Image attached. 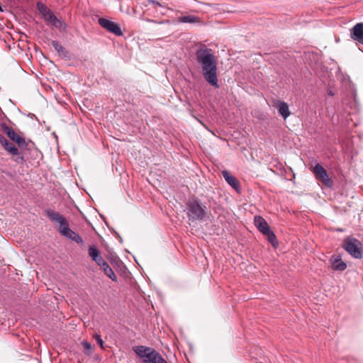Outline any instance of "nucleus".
Wrapping results in <instances>:
<instances>
[{"label":"nucleus","mask_w":363,"mask_h":363,"mask_svg":"<svg viewBox=\"0 0 363 363\" xmlns=\"http://www.w3.org/2000/svg\"><path fill=\"white\" fill-rule=\"evenodd\" d=\"M37 8L40 14L43 16L44 20L48 24L57 28H62L65 27V24L60 20H59L51 11V10L45 6L43 3L38 2L37 4Z\"/></svg>","instance_id":"nucleus-5"},{"label":"nucleus","mask_w":363,"mask_h":363,"mask_svg":"<svg viewBox=\"0 0 363 363\" xmlns=\"http://www.w3.org/2000/svg\"><path fill=\"white\" fill-rule=\"evenodd\" d=\"M61 235L69 238L70 240L76 242L78 244H83L82 238L79 235V234L74 232L70 228H64L63 232Z\"/></svg>","instance_id":"nucleus-14"},{"label":"nucleus","mask_w":363,"mask_h":363,"mask_svg":"<svg viewBox=\"0 0 363 363\" xmlns=\"http://www.w3.org/2000/svg\"><path fill=\"white\" fill-rule=\"evenodd\" d=\"M88 253L89 257H91L93 260H94L99 255H101L100 252L95 245H91L89 247L88 250Z\"/></svg>","instance_id":"nucleus-19"},{"label":"nucleus","mask_w":363,"mask_h":363,"mask_svg":"<svg viewBox=\"0 0 363 363\" xmlns=\"http://www.w3.org/2000/svg\"><path fill=\"white\" fill-rule=\"evenodd\" d=\"M99 25L107 30L108 31L115 34L116 35L120 36L123 35V32L118 23L108 19L100 18L99 19Z\"/></svg>","instance_id":"nucleus-8"},{"label":"nucleus","mask_w":363,"mask_h":363,"mask_svg":"<svg viewBox=\"0 0 363 363\" xmlns=\"http://www.w3.org/2000/svg\"><path fill=\"white\" fill-rule=\"evenodd\" d=\"M342 247L354 259H361L363 257L362 242L352 237H346L342 242Z\"/></svg>","instance_id":"nucleus-2"},{"label":"nucleus","mask_w":363,"mask_h":363,"mask_svg":"<svg viewBox=\"0 0 363 363\" xmlns=\"http://www.w3.org/2000/svg\"><path fill=\"white\" fill-rule=\"evenodd\" d=\"M178 23H195L199 22V18L195 16H184L178 18Z\"/></svg>","instance_id":"nucleus-16"},{"label":"nucleus","mask_w":363,"mask_h":363,"mask_svg":"<svg viewBox=\"0 0 363 363\" xmlns=\"http://www.w3.org/2000/svg\"><path fill=\"white\" fill-rule=\"evenodd\" d=\"M331 268L335 272H343L347 269V264L342 259L340 255H333L331 256L330 259Z\"/></svg>","instance_id":"nucleus-9"},{"label":"nucleus","mask_w":363,"mask_h":363,"mask_svg":"<svg viewBox=\"0 0 363 363\" xmlns=\"http://www.w3.org/2000/svg\"><path fill=\"white\" fill-rule=\"evenodd\" d=\"M311 168H312V172H313V174H314V175H315V177L316 179H318V164H314V165L313 164V165L311 166Z\"/></svg>","instance_id":"nucleus-24"},{"label":"nucleus","mask_w":363,"mask_h":363,"mask_svg":"<svg viewBox=\"0 0 363 363\" xmlns=\"http://www.w3.org/2000/svg\"><path fill=\"white\" fill-rule=\"evenodd\" d=\"M0 143L11 155L16 156V157L13 159L15 162L18 163H23L25 162L24 157L22 155H20L18 148L1 134Z\"/></svg>","instance_id":"nucleus-7"},{"label":"nucleus","mask_w":363,"mask_h":363,"mask_svg":"<svg viewBox=\"0 0 363 363\" xmlns=\"http://www.w3.org/2000/svg\"><path fill=\"white\" fill-rule=\"evenodd\" d=\"M52 45L54 48V49L58 52V54L61 56H67V52L65 50V49L63 48V46L56 40L52 41Z\"/></svg>","instance_id":"nucleus-18"},{"label":"nucleus","mask_w":363,"mask_h":363,"mask_svg":"<svg viewBox=\"0 0 363 363\" xmlns=\"http://www.w3.org/2000/svg\"><path fill=\"white\" fill-rule=\"evenodd\" d=\"M151 3H152V4H154V5H160L158 2H157V1H154V0L151 1Z\"/></svg>","instance_id":"nucleus-25"},{"label":"nucleus","mask_w":363,"mask_h":363,"mask_svg":"<svg viewBox=\"0 0 363 363\" xmlns=\"http://www.w3.org/2000/svg\"><path fill=\"white\" fill-rule=\"evenodd\" d=\"M222 174L225 178V181L235 189H238L240 186L238 179L231 175L229 172L224 170L222 172Z\"/></svg>","instance_id":"nucleus-15"},{"label":"nucleus","mask_w":363,"mask_h":363,"mask_svg":"<svg viewBox=\"0 0 363 363\" xmlns=\"http://www.w3.org/2000/svg\"><path fill=\"white\" fill-rule=\"evenodd\" d=\"M94 337L95 338V340H96V342L99 345V346L101 348H104V341L101 338V336L98 334H94Z\"/></svg>","instance_id":"nucleus-22"},{"label":"nucleus","mask_w":363,"mask_h":363,"mask_svg":"<svg viewBox=\"0 0 363 363\" xmlns=\"http://www.w3.org/2000/svg\"><path fill=\"white\" fill-rule=\"evenodd\" d=\"M1 130L14 143H16L21 150L28 149V143L25 138L16 133L13 128L5 123L1 124Z\"/></svg>","instance_id":"nucleus-6"},{"label":"nucleus","mask_w":363,"mask_h":363,"mask_svg":"<svg viewBox=\"0 0 363 363\" xmlns=\"http://www.w3.org/2000/svg\"><path fill=\"white\" fill-rule=\"evenodd\" d=\"M351 38L363 44V23H357L351 30Z\"/></svg>","instance_id":"nucleus-12"},{"label":"nucleus","mask_w":363,"mask_h":363,"mask_svg":"<svg viewBox=\"0 0 363 363\" xmlns=\"http://www.w3.org/2000/svg\"><path fill=\"white\" fill-rule=\"evenodd\" d=\"M319 181L324 184V186L328 189H332L333 182L328 175L326 170L319 165Z\"/></svg>","instance_id":"nucleus-13"},{"label":"nucleus","mask_w":363,"mask_h":363,"mask_svg":"<svg viewBox=\"0 0 363 363\" xmlns=\"http://www.w3.org/2000/svg\"><path fill=\"white\" fill-rule=\"evenodd\" d=\"M97 264L98 266L100 267V268L103 266H105V264L107 263L104 259V258L102 257L101 255H99L97 258H96L94 260Z\"/></svg>","instance_id":"nucleus-21"},{"label":"nucleus","mask_w":363,"mask_h":363,"mask_svg":"<svg viewBox=\"0 0 363 363\" xmlns=\"http://www.w3.org/2000/svg\"><path fill=\"white\" fill-rule=\"evenodd\" d=\"M82 345L84 347V353L86 354H87V355L91 354V350H92L91 345L89 342H86V341L82 342Z\"/></svg>","instance_id":"nucleus-20"},{"label":"nucleus","mask_w":363,"mask_h":363,"mask_svg":"<svg viewBox=\"0 0 363 363\" xmlns=\"http://www.w3.org/2000/svg\"><path fill=\"white\" fill-rule=\"evenodd\" d=\"M186 205L187 216L190 220H201L206 217V206H201L197 200L191 199Z\"/></svg>","instance_id":"nucleus-3"},{"label":"nucleus","mask_w":363,"mask_h":363,"mask_svg":"<svg viewBox=\"0 0 363 363\" xmlns=\"http://www.w3.org/2000/svg\"><path fill=\"white\" fill-rule=\"evenodd\" d=\"M254 222L258 230L267 237L268 241L274 247H277L278 242L275 234L271 230L267 221L261 216H255Z\"/></svg>","instance_id":"nucleus-4"},{"label":"nucleus","mask_w":363,"mask_h":363,"mask_svg":"<svg viewBox=\"0 0 363 363\" xmlns=\"http://www.w3.org/2000/svg\"><path fill=\"white\" fill-rule=\"evenodd\" d=\"M328 94H329L330 95H332V96L333 95V93L331 91H330L328 92Z\"/></svg>","instance_id":"nucleus-26"},{"label":"nucleus","mask_w":363,"mask_h":363,"mask_svg":"<svg viewBox=\"0 0 363 363\" xmlns=\"http://www.w3.org/2000/svg\"><path fill=\"white\" fill-rule=\"evenodd\" d=\"M101 269L104 271L105 274L108 277H109L112 281H117V277L108 263H106L105 266L101 267Z\"/></svg>","instance_id":"nucleus-17"},{"label":"nucleus","mask_w":363,"mask_h":363,"mask_svg":"<svg viewBox=\"0 0 363 363\" xmlns=\"http://www.w3.org/2000/svg\"><path fill=\"white\" fill-rule=\"evenodd\" d=\"M45 214L52 223L58 225V227L62 224H65V220L67 219L59 212L55 211L52 209H48L45 211Z\"/></svg>","instance_id":"nucleus-11"},{"label":"nucleus","mask_w":363,"mask_h":363,"mask_svg":"<svg viewBox=\"0 0 363 363\" xmlns=\"http://www.w3.org/2000/svg\"><path fill=\"white\" fill-rule=\"evenodd\" d=\"M196 60L201 65L204 79L211 86L218 88L217 61L210 48H200L196 53Z\"/></svg>","instance_id":"nucleus-1"},{"label":"nucleus","mask_w":363,"mask_h":363,"mask_svg":"<svg viewBox=\"0 0 363 363\" xmlns=\"http://www.w3.org/2000/svg\"><path fill=\"white\" fill-rule=\"evenodd\" d=\"M272 106L278 110L279 113L286 119L290 115V111L288 104L282 101L273 99L272 101Z\"/></svg>","instance_id":"nucleus-10"},{"label":"nucleus","mask_w":363,"mask_h":363,"mask_svg":"<svg viewBox=\"0 0 363 363\" xmlns=\"http://www.w3.org/2000/svg\"><path fill=\"white\" fill-rule=\"evenodd\" d=\"M64 228H65H65H66V229H67V228H69V223H68L67 220H65V224H62V225H60L58 227V230H59V232H60V234H62V232H63V229H64Z\"/></svg>","instance_id":"nucleus-23"}]
</instances>
